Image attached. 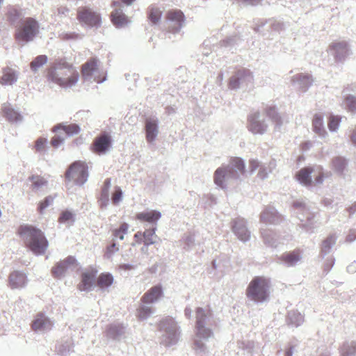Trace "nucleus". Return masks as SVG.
I'll use <instances>...</instances> for the list:
<instances>
[{
    "label": "nucleus",
    "instance_id": "1",
    "mask_svg": "<svg viewBox=\"0 0 356 356\" xmlns=\"http://www.w3.org/2000/svg\"><path fill=\"white\" fill-rule=\"evenodd\" d=\"M45 77L48 82L67 89L77 84L79 73L73 63L67 62L65 58H60L55 60L46 70Z\"/></svg>",
    "mask_w": 356,
    "mask_h": 356
},
{
    "label": "nucleus",
    "instance_id": "2",
    "mask_svg": "<svg viewBox=\"0 0 356 356\" xmlns=\"http://www.w3.org/2000/svg\"><path fill=\"white\" fill-rule=\"evenodd\" d=\"M17 234L24 240V244L35 254H43L45 253L49 243L40 229L32 225H23L19 227Z\"/></svg>",
    "mask_w": 356,
    "mask_h": 356
},
{
    "label": "nucleus",
    "instance_id": "3",
    "mask_svg": "<svg viewBox=\"0 0 356 356\" xmlns=\"http://www.w3.org/2000/svg\"><path fill=\"white\" fill-rule=\"evenodd\" d=\"M245 163L238 157L232 158L229 165L226 167L218 168L214 172V182L221 188L225 186L226 179H238L240 175L245 173Z\"/></svg>",
    "mask_w": 356,
    "mask_h": 356
},
{
    "label": "nucleus",
    "instance_id": "4",
    "mask_svg": "<svg viewBox=\"0 0 356 356\" xmlns=\"http://www.w3.org/2000/svg\"><path fill=\"white\" fill-rule=\"evenodd\" d=\"M326 177L323 168L321 165L302 168L295 175L296 179L305 186L321 184Z\"/></svg>",
    "mask_w": 356,
    "mask_h": 356
},
{
    "label": "nucleus",
    "instance_id": "5",
    "mask_svg": "<svg viewBox=\"0 0 356 356\" xmlns=\"http://www.w3.org/2000/svg\"><path fill=\"white\" fill-rule=\"evenodd\" d=\"M270 282L264 277H254L246 289L247 297L257 302L266 301L268 298Z\"/></svg>",
    "mask_w": 356,
    "mask_h": 356
},
{
    "label": "nucleus",
    "instance_id": "6",
    "mask_svg": "<svg viewBox=\"0 0 356 356\" xmlns=\"http://www.w3.org/2000/svg\"><path fill=\"white\" fill-rule=\"evenodd\" d=\"M39 33V24L32 17L22 20L15 33V38L18 41L29 42Z\"/></svg>",
    "mask_w": 356,
    "mask_h": 356
},
{
    "label": "nucleus",
    "instance_id": "7",
    "mask_svg": "<svg viewBox=\"0 0 356 356\" xmlns=\"http://www.w3.org/2000/svg\"><path fill=\"white\" fill-rule=\"evenodd\" d=\"M87 164L81 161H76L72 163L65 174V179L67 182H74L76 185H83L88 179Z\"/></svg>",
    "mask_w": 356,
    "mask_h": 356
},
{
    "label": "nucleus",
    "instance_id": "8",
    "mask_svg": "<svg viewBox=\"0 0 356 356\" xmlns=\"http://www.w3.org/2000/svg\"><path fill=\"white\" fill-rule=\"evenodd\" d=\"M76 18L81 24L90 27L99 26L102 22L100 14L86 6L78 8Z\"/></svg>",
    "mask_w": 356,
    "mask_h": 356
},
{
    "label": "nucleus",
    "instance_id": "9",
    "mask_svg": "<svg viewBox=\"0 0 356 356\" xmlns=\"http://www.w3.org/2000/svg\"><path fill=\"white\" fill-rule=\"evenodd\" d=\"M97 270L95 268H88L83 270L80 275V282L77 284V289L81 291H90L96 284Z\"/></svg>",
    "mask_w": 356,
    "mask_h": 356
},
{
    "label": "nucleus",
    "instance_id": "10",
    "mask_svg": "<svg viewBox=\"0 0 356 356\" xmlns=\"http://www.w3.org/2000/svg\"><path fill=\"white\" fill-rule=\"evenodd\" d=\"M167 22L170 23L171 32L178 31L182 26L185 17L184 13L180 10H170L167 12L165 15Z\"/></svg>",
    "mask_w": 356,
    "mask_h": 356
},
{
    "label": "nucleus",
    "instance_id": "11",
    "mask_svg": "<svg viewBox=\"0 0 356 356\" xmlns=\"http://www.w3.org/2000/svg\"><path fill=\"white\" fill-rule=\"evenodd\" d=\"M111 138L108 134H104L95 138L91 149L97 154H105L111 147Z\"/></svg>",
    "mask_w": 356,
    "mask_h": 356
},
{
    "label": "nucleus",
    "instance_id": "12",
    "mask_svg": "<svg viewBox=\"0 0 356 356\" xmlns=\"http://www.w3.org/2000/svg\"><path fill=\"white\" fill-rule=\"evenodd\" d=\"M100 61L97 57H91L81 66V73L83 79H86L99 70Z\"/></svg>",
    "mask_w": 356,
    "mask_h": 356
},
{
    "label": "nucleus",
    "instance_id": "13",
    "mask_svg": "<svg viewBox=\"0 0 356 356\" xmlns=\"http://www.w3.org/2000/svg\"><path fill=\"white\" fill-rule=\"evenodd\" d=\"M259 113H254L251 114L248 119V130L252 133L257 134H262L265 132L267 128V125L264 124L263 122H260L259 120Z\"/></svg>",
    "mask_w": 356,
    "mask_h": 356
},
{
    "label": "nucleus",
    "instance_id": "14",
    "mask_svg": "<svg viewBox=\"0 0 356 356\" xmlns=\"http://www.w3.org/2000/svg\"><path fill=\"white\" fill-rule=\"evenodd\" d=\"M75 259L73 257H67L64 260L58 262L51 269V273L54 277L60 278L63 276L68 268L74 264Z\"/></svg>",
    "mask_w": 356,
    "mask_h": 356
},
{
    "label": "nucleus",
    "instance_id": "15",
    "mask_svg": "<svg viewBox=\"0 0 356 356\" xmlns=\"http://www.w3.org/2000/svg\"><path fill=\"white\" fill-rule=\"evenodd\" d=\"M162 295L161 286L160 285L154 286L144 293L141 298V302L146 304L153 303L158 300Z\"/></svg>",
    "mask_w": 356,
    "mask_h": 356
},
{
    "label": "nucleus",
    "instance_id": "16",
    "mask_svg": "<svg viewBox=\"0 0 356 356\" xmlns=\"http://www.w3.org/2000/svg\"><path fill=\"white\" fill-rule=\"evenodd\" d=\"M111 21L117 28L127 25L129 19L121 8H115L111 13Z\"/></svg>",
    "mask_w": 356,
    "mask_h": 356
},
{
    "label": "nucleus",
    "instance_id": "17",
    "mask_svg": "<svg viewBox=\"0 0 356 356\" xmlns=\"http://www.w3.org/2000/svg\"><path fill=\"white\" fill-rule=\"evenodd\" d=\"M161 214L156 210H150L136 213L135 218L141 222L155 223L161 218Z\"/></svg>",
    "mask_w": 356,
    "mask_h": 356
},
{
    "label": "nucleus",
    "instance_id": "18",
    "mask_svg": "<svg viewBox=\"0 0 356 356\" xmlns=\"http://www.w3.org/2000/svg\"><path fill=\"white\" fill-rule=\"evenodd\" d=\"M51 326L52 323L51 321L42 313L36 315L31 325V327L34 331L51 329Z\"/></svg>",
    "mask_w": 356,
    "mask_h": 356
},
{
    "label": "nucleus",
    "instance_id": "19",
    "mask_svg": "<svg viewBox=\"0 0 356 356\" xmlns=\"http://www.w3.org/2000/svg\"><path fill=\"white\" fill-rule=\"evenodd\" d=\"M260 219L264 223L276 224L282 220V216L273 209H266L261 213Z\"/></svg>",
    "mask_w": 356,
    "mask_h": 356
},
{
    "label": "nucleus",
    "instance_id": "20",
    "mask_svg": "<svg viewBox=\"0 0 356 356\" xmlns=\"http://www.w3.org/2000/svg\"><path fill=\"white\" fill-rule=\"evenodd\" d=\"M8 282L12 289L22 287L26 284V277L24 273L15 271L10 275Z\"/></svg>",
    "mask_w": 356,
    "mask_h": 356
},
{
    "label": "nucleus",
    "instance_id": "21",
    "mask_svg": "<svg viewBox=\"0 0 356 356\" xmlns=\"http://www.w3.org/2000/svg\"><path fill=\"white\" fill-rule=\"evenodd\" d=\"M3 75L0 78V83L3 86L12 85L17 81L15 71L11 67H6L2 70Z\"/></svg>",
    "mask_w": 356,
    "mask_h": 356
},
{
    "label": "nucleus",
    "instance_id": "22",
    "mask_svg": "<svg viewBox=\"0 0 356 356\" xmlns=\"http://www.w3.org/2000/svg\"><path fill=\"white\" fill-rule=\"evenodd\" d=\"M114 281L113 276L109 273H102L96 277V286L100 289L110 287Z\"/></svg>",
    "mask_w": 356,
    "mask_h": 356
},
{
    "label": "nucleus",
    "instance_id": "23",
    "mask_svg": "<svg viewBox=\"0 0 356 356\" xmlns=\"http://www.w3.org/2000/svg\"><path fill=\"white\" fill-rule=\"evenodd\" d=\"M1 111L3 116L10 122H17L22 118L20 114L12 108L9 104H3Z\"/></svg>",
    "mask_w": 356,
    "mask_h": 356
},
{
    "label": "nucleus",
    "instance_id": "24",
    "mask_svg": "<svg viewBox=\"0 0 356 356\" xmlns=\"http://www.w3.org/2000/svg\"><path fill=\"white\" fill-rule=\"evenodd\" d=\"M300 250L297 249L284 253L280 259L289 266H293L300 260Z\"/></svg>",
    "mask_w": 356,
    "mask_h": 356
},
{
    "label": "nucleus",
    "instance_id": "25",
    "mask_svg": "<svg viewBox=\"0 0 356 356\" xmlns=\"http://www.w3.org/2000/svg\"><path fill=\"white\" fill-rule=\"evenodd\" d=\"M232 229L234 233L238 236V238L241 241H246L250 238V233L243 225L242 221L234 222Z\"/></svg>",
    "mask_w": 356,
    "mask_h": 356
},
{
    "label": "nucleus",
    "instance_id": "26",
    "mask_svg": "<svg viewBox=\"0 0 356 356\" xmlns=\"http://www.w3.org/2000/svg\"><path fill=\"white\" fill-rule=\"evenodd\" d=\"M145 130L147 141H153L157 134V125L156 122L152 120H147L146 121Z\"/></svg>",
    "mask_w": 356,
    "mask_h": 356
},
{
    "label": "nucleus",
    "instance_id": "27",
    "mask_svg": "<svg viewBox=\"0 0 356 356\" xmlns=\"http://www.w3.org/2000/svg\"><path fill=\"white\" fill-rule=\"evenodd\" d=\"M162 16V11L159 8L152 5L148 8L147 10V17L149 20L153 24H157Z\"/></svg>",
    "mask_w": 356,
    "mask_h": 356
},
{
    "label": "nucleus",
    "instance_id": "28",
    "mask_svg": "<svg viewBox=\"0 0 356 356\" xmlns=\"http://www.w3.org/2000/svg\"><path fill=\"white\" fill-rule=\"evenodd\" d=\"M313 129L319 136H324L326 134L323 127V116L321 114H316L312 121Z\"/></svg>",
    "mask_w": 356,
    "mask_h": 356
},
{
    "label": "nucleus",
    "instance_id": "29",
    "mask_svg": "<svg viewBox=\"0 0 356 356\" xmlns=\"http://www.w3.org/2000/svg\"><path fill=\"white\" fill-rule=\"evenodd\" d=\"M265 113L266 116L270 118L277 126H280L282 124V122L281 116L278 114L275 107H266L265 108Z\"/></svg>",
    "mask_w": 356,
    "mask_h": 356
},
{
    "label": "nucleus",
    "instance_id": "30",
    "mask_svg": "<svg viewBox=\"0 0 356 356\" xmlns=\"http://www.w3.org/2000/svg\"><path fill=\"white\" fill-rule=\"evenodd\" d=\"M58 129H62L63 131H64V132L67 136H72L74 134H77L80 131L79 127L76 124H70L68 125L59 124V125L55 127L54 131H56Z\"/></svg>",
    "mask_w": 356,
    "mask_h": 356
},
{
    "label": "nucleus",
    "instance_id": "31",
    "mask_svg": "<svg viewBox=\"0 0 356 356\" xmlns=\"http://www.w3.org/2000/svg\"><path fill=\"white\" fill-rule=\"evenodd\" d=\"M205 324L195 325V334L197 337L202 339H209L213 335L211 329L206 327Z\"/></svg>",
    "mask_w": 356,
    "mask_h": 356
},
{
    "label": "nucleus",
    "instance_id": "32",
    "mask_svg": "<svg viewBox=\"0 0 356 356\" xmlns=\"http://www.w3.org/2000/svg\"><path fill=\"white\" fill-rule=\"evenodd\" d=\"M31 181V188L33 190L38 189L47 184V181L42 176L38 175H33L29 178Z\"/></svg>",
    "mask_w": 356,
    "mask_h": 356
},
{
    "label": "nucleus",
    "instance_id": "33",
    "mask_svg": "<svg viewBox=\"0 0 356 356\" xmlns=\"http://www.w3.org/2000/svg\"><path fill=\"white\" fill-rule=\"evenodd\" d=\"M156 229H146L143 232V243L145 245H149L156 243L157 236L155 234Z\"/></svg>",
    "mask_w": 356,
    "mask_h": 356
},
{
    "label": "nucleus",
    "instance_id": "34",
    "mask_svg": "<svg viewBox=\"0 0 356 356\" xmlns=\"http://www.w3.org/2000/svg\"><path fill=\"white\" fill-rule=\"evenodd\" d=\"M129 225L126 222H122L119 228L114 229L112 232L113 236L115 238L123 240L124 236L128 232Z\"/></svg>",
    "mask_w": 356,
    "mask_h": 356
},
{
    "label": "nucleus",
    "instance_id": "35",
    "mask_svg": "<svg viewBox=\"0 0 356 356\" xmlns=\"http://www.w3.org/2000/svg\"><path fill=\"white\" fill-rule=\"evenodd\" d=\"M47 56L45 55L38 56L30 64L31 69L36 72L40 67L43 66L47 62Z\"/></svg>",
    "mask_w": 356,
    "mask_h": 356
},
{
    "label": "nucleus",
    "instance_id": "36",
    "mask_svg": "<svg viewBox=\"0 0 356 356\" xmlns=\"http://www.w3.org/2000/svg\"><path fill=\"white\" fill-rule=\"evenodd\" d=\"M332 164L336 171L342 172L346 167V161L343 157L337 156L332 159Z\"/></svg>",
    "mask_w": 356,
    "mask_h": 356
},
{
    "label": "nucleus",
    "instance_id": "37",
    "mask_svg": "<svg viewBox=\"0 0 356 356\" xmlns=\"http://www.w3.org/2000/svg\"><path fill=\"white\" fill-rule=\"evenodd\" d=\"M152 313V309L149 307L140 306L137 309V317L140 320H144L148 318Z\"/></svg>",
    "mask_w": 356,
    "mask_h": 356
},
{
    "label": "nucleus",
    "instance_id": "38",
    "mask_svg": "<svg viewBox=\"0 0 356 356\" xmlns=\"http://www.w3.org/2000/svg\"><path fill=\"white\" fill-rule=\"evenodd\" d=\"M54 201V197L47 196L44 200L41 201L38 204V211L40 213H42L44 209L48 207Z\"/></svg>",
    "mask_w": 356,
    "mask_h": 356
},
{
    "label": "nucleus",
    "instance_id": "39",
    "mask_svg": "<svg viewBox=\"0 0 356 356\" xmlns=\"http://www.w3.org/2000/svg\"><path fill=\"white\" fill-rule=\"evenodd\" d=\"M196 313V323L195 325L200 324H205L206 318L207 316V314H206L205 311L201 308L197 307L195 310Z\"/></svg>",
    "mask_w": 356,
    "mask_h": 356
},
{
    "label": "nucleus",
    "instance_id": "40",
    "mask_svg": "<svg viewBox=\"0 0 356 356\" xmlns=\"http://www.w3.org/2000/svg\"><path fill=\"white\" fill-rule=\"evenodd\" d=\"M341 118L339 116L331 115L328 121V128L330 131H336L339 125Z\"/></svg>",
    "mask_w": 356,
    "mask_h": 356
},
{
    "label": "nucleus",
    "instance_id": "41",
    "mask_svg": "<svg viewBox=\"0 0 356 356\" xmlns=\"http://www.w3.org/2000/svg\"><path fill=\"white\" fill-rule=\"evenodd\" d=\"M345 103L348 111L351 112L356 111V98L349 95L345 99Z\"/></svg>",
    "mask_w": 356,
    "mask_h": 356
},
{
    "label": "nucleus",
    "instance_id": "42",
    "mask_svg": "<svg viewBox=\"0 0 356 356\" xmlns=\"http://www.w3.org/2000/svg\"><path fill=\"white\" fill-rule=\"evenodd\" d=\"M336 238L334 236H329L322 243V250L325 252L328 251L335 243Z\"/></svg>",
    "mask_w": 356,
    "mask_h": 356
},
{
    "label": "nucleus",
    "instance_id": "43",
    "mask_svg": "<svg viewBox=\"0 0 356 356\" xmlns=\"http://www.w3.org/2000/svg\"><path fill=\"white\" fill-rule=\"evenodd\" d=\"M47 140L44 138H39L35 143V149L36 152H42L45 149Z\"/></svg>",
    "mask_w": 356,
    "mask_h": 356
},
{
    "label": "nucleus",
    "instance_id": "44",
    "mask_svg": "<svg viewBox=\"0 0 356 356\" xmlns=\"http://www.w3.org/2000/svg\"><path fill=\"white\" fill-rule=\"evenodd\" d=\"M235 76L239 80H244L247 77H252V74L249 70L245 69V68H241L237 70Z\"/></svg>",
    "mask_w": 356,
    "mask_h": 356
},
{
    "label": "nucleus",
    "instance_id": "45",
    "mask_svg": "<svg viewBox=\"0 0 356 356\" xmlns=\"http://www.w3.org/2000/svg\"><path fill=\"white\" fill-rule=\"evenodd\" d=\"M122 192L120 187H115L112 194L111 200L114 204H118L122 200Z\"/></svg>",
    "mask_w": 356,
    "mask_h": 356
},
{
    "label": "nucleus",
    "instance_id": "46",
    "mask_svg": "<svg viewBox=\"0 0 356 356\" xmlns=\"http://www.w3.org/2000/svg\"><path fill=\"white\" fill-rule=\"evenodd\" d=\"M71 220H73V214L68 211H63L58 218V222L61 223Z\"/></svg>",
    "mask_w": 356,
    "mask_h": 356
},
{
    "label": "nucleus",
    "instance_id": "47",
    "mask_svg": "<svg viewBox=\"0 0 356 356\" xmlns=\"http://www.w3.org/2000/svg\"><path fill=\"white\" fill-rule=\"evenodd\" d=\"M20 16V12L15 8H11L7 13L8 19L10 22H14L15 19Z\"/></svg>",
    "mask_w": 356,
    "mask_h": 356
},
{
    "label": "nucleus",
    "instance_id": "48",
    "mask_svg": "<svg viewBox=\"0 0 356 356\" xmlns=\"http://www.w3.org/2000/svg\"><path fill=\"white\" fill-rule=\"evenodd\" d=\"M110 186H111V179L108 178V179H105V181H104V185H103V187L102 189V197H104L106 199L108 198Z\"/></svg>",
    "mask_w": 356,
    "mask_h": 356
},
{
    "label": "nucleus",
    "instance_id": "49",
    "mask_svg": "<svg viewBox=\"0 0 356 356\" xmlns=\"http://www.w3.org/2000/svg\"><path fill=\"white\" fill-rule=\"evenodd\" d=\"M239 79L236 76H233L229 82V87L231 89L237 88L239 86Z\"/></svg>",
    "mask_w": 356,
    "mask_h": 356
},
{
    "label": "nucleus",
    "instance_id": "50",
    "mask_svg": "<svg viewBox=\"0 0 356 356\" xmlns=\"http://www.w3.org/2000/svg\"><path fill=\"white\" fill-rule=\"evenodd\" d=\"M63 140L60 136H55L51 140V145L54 147H58L63 143Z\"/></svg>",
    "mask_w": 356,
    "mask_h": 356
},
{
    "label": "nucleus",
    "instance_id": "51",
    "mask_svg": "<svg viewBox=\"0 0 356 356\" xmlns=\"http://www.w3.org/2000/svg\"><path fill=\"white\" fill-rule=\"evenodd\" d=\"M346 46H347V44L345 42H333L330 45V47L332 49L337 50V49H346Z\"/></svg>",
    "mask_w": 356,
    "mask_h": 356
},
{
    "label": "nucleus",
    "instance_id": "52",
    "mask_svg": "<svg viewBox=\"0 0 356 356\" xmlns=\"http://www.w3.org/2000/svg\"><path fill=\"white\" fill-rule=\"evenodd\" d=\"M260 166L259 162L257 160L252 159L249 161V168L250 172H253Z\"/></svg>",
    "mask_w": 356,
    "mask_h": 356
},
{
    "label": "nucleus",
    "instance_id": "53",
    "mask_svg": "<svg viewBox=\"0 0 356 356\" xmlns=\"http://www.w3.org/2000/svg\"><path fill=\"white\" fill-rule=\"evenodd\" d=\"M267 172L265 169V168L264 167H261L259 168V172H258V177L260 178V179H265L266 177H267Z\"/></svg>",
    "mask_w": 356,
    "mask_h": 356
},
{
    "label": "nucleus",
    "instance_id": "54",
    "mask_svg": "<svg viewBox=\"0 0 356 356\" xmlns=\"http://www.w3.org/2000/svg\"><path fill=\"white\" fill-rule=\"evenodd\" d=\"M143 232H138L134 234V241L136 243H141L142 242Z\"/></svg>",
    "mask_w": 356,
    "mask_h": 356
},
{
    "label": "nucleus",
    "instance_id": "55",
    "mask_svg": "<svg viewBox=\"0 0 356 356\" xmlns=\"http://www.w3.org/2000/svg\"><path fill=\"white\" fill-rule=\"evenodd\" d=\"M350 139L352 143L356 145V128L353 131L352 134L350 136Z\"/></svg>",
    "mask_w": 356,
    "mask_h": 356
},
{
    "label": "nucleus",
    "instance_id": "56",
    "mask_svg": "<svg viewBox=\"0 0 356 356\" xmlns=\"http://www.w3.org/2000/svg\"><path fill=\"white\" fill-rule=\"evenodd\" d=\"M122 3L127 6L131 5L136 0H120Z\"/></svg>",
    "mask_w": 356,
    "mask_h": 356
},
{
    "label": "nucleus",
    "instance_id": "57",
    "mask_svg": "<svg viewBox=\"0 0 356 356\" xmlns=\"http://www.w3.org/2000/svg\"><path fill=\"white\" fill-rule=\"evenodd\" d=\"M293 355V350L292 348H290L289 349L286 350L284 356H292Z\"/></svg>",
    "mask_w": 356,
    "mask_h": 356
},
{
    "label": "nucleus",
    "instance_id": "58",
    "mask_svg": "<svg viewBox=\"0 0 356 356\" xmlns=\"http://www.w3.org/2000/svg\"><path fill=\"white\" fill-rule=\"evenodd\" d=\"M356 238V234L353 232L352 236L349 235L348 237H347V241H353L355 238Z\"/></svg>",
    "mask_w": 356,
    "mask_h": 356
},
{
    "label": "nucleus",
    "instance_id": "59",
    "mask_svg": "<svg viewBox=\"0 0 356 356\" xmlns=\"http://www.w3.org/2000/svg\"><path fill=\"white\" fill-rule=\"evenodd\" d=\"M191 313H192V311L191 309H185V315L188 318H190L191 317Z\"/></svg>",
    "mask_w": 356,
    "mask_h": 356
},
{
    "label": "nucleus",
    "instance_id": "60",
    "mask_svg": "<svg viewBox=\"0 0 356 356\" xmlns=\"http://www.w3.org/2000/svg\"><path fill=\"white\" fill-rule=\"evenodd\" d=\"M77 38H78V35L76 33H72L70 35V36L68 37V38H72V39H76Z\"/></svg>",
    "mask_w": 356,
    "mask_h": 356
},
{
    "label": "nucleus",
    "instance_id": "61",
    "mask_svg": "<svg viewBox=\"0 0 356 356\" xmlns=\"http://www.w3.org/2000/svg\"><path fill=\"white\" fill-rule=\"evenodd\" d=\"M119 5H120V3L118 1H113L112 4H111V6L113 7H116V6H118Z\"/></svg>",
    "mask_w": 356,
    "mask_h": 356
},
{
    "label": "nucleus",
    "instance_id": "62",
    "mask_svg": "<svg viewBox=\"0 0 356 356\" xmlns=\"http://www.w3.org/2000/svg\"><path fill=\"white\" fill-rule=\"evenodd\" d=\"M302 204H303L302 203H298V202H295L293 204L294 207H300L302 206Z\"/></svg>",
    "mask_w": 356,
    "mask_h": 356
}]
</instances>
